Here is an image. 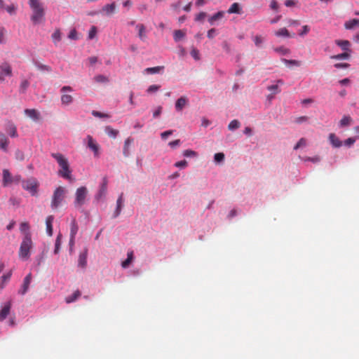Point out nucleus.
<instances>
[{
    "mask_svg": "<svg viewBox=\"0 0 359 359\" xmlns=\"http://www.w3.org/2000/svg\"><path fill=\"white\" fill-rule=\"evenodd\" d=\"M86 138L88 140V147L93 151L95 156L98 157L100 149L99 144L96 142V141L93 138L92 136L88 135Z\"/></svg>",
    "mask_w": 359,
    "mask_h": 359,
    "instance_id": "nucleus-9",
    "label": "nucleus"
},
{
    "mask_svg": "<svg viewBox=\"0 0 359 359\" xmlns=\"http://www.w3.org/2000/svg\"><path fill=\"white\" fill-rule=\"evenodd\" d=\"M20 230L21 232L24 233V236L26 235V233H29V235H32L29 231V225L27 222H22L20 226Z\"/></svg>",
    "mask_w": 359,
    "mask_h": 359,
    "instance_id": "nucleus-42",
    "label": "nucleus"
},
{
    "mask_svg": "<svg viewBox=\"0 0 359 359\" xmlns=\"http://www.w3.org/2000/svg\"><path fill=\"white\" fill-rule=\"evenodd\" d=\"M191 55L196 60H200V53H199V50L198 49H196V48L193 47L191 50Z\"/></svg>",
    "mask_w": 359,
    "mask_h": 359,
    "instance_id": "nucleus-52",
    "label": "nucleus"
},
{
    "mask_svg": "<svg viewBox=\"0 0 359 359\" xmlns=\"http://www.w3.org/2000/svg\"><path fill=\"white\" fill-rule=\"evenodd\" d=\"M329 140L333 147L339 148L342 145V142L336 136L334 133H330L329 135Z\"/></svg>",
    "mask_w": 359,
    "mask_h": 359,
    "instance_id": "nucleus-19",
    "label": "nucleus"
},
{
    "mask_svg": "<svg viewBox=\"0 0 359 359\" xmlns=\"http://www.w3.org/2000/svg\"><path fill=\"white\" fill-rule=\"evenodd\" d=\"M241 6L239 5L238 3H233V4H231V6H230V8L228 9V13L231 14V13H241Z\"/></svg>",
    "mask_w": 359,
    "mask_h": 359,
    "instance_id": "nucleus-35",
    "label": "nucleus"
},
{
    "mask_svg": "<svg viewBox=\"0 0 359 359\" xmlns=\"http://www.w3.org/2000/svg\"><path fill=\"white\" fill-rule=\"evenodd\" d=\"M88 249L85 248L83 252L79 256L78 265L81 268H86L87 265Z\"/></svg>",
    "mask_w": 359,
    "mask_h": 359,
    "instance_id": "nucleus-12",
    "label": "nucleus"
},
{
    "mask_svg": "<svg viewBox=\"0 0 359 359\" xmlns=\"http://www.w3.org/2000/svg\"><path fill=\"white\" fill-rule=\"evenodd\" d=\"M36 68L41 71L51 72L52 69L50 66L43 65L39 62H34Z\"/></svg>",
    "mask_w": 359,
    "mask_h": 359,
    "instance_id": "nucleus-41",
    "label": "nucleus"
},
{
    "mask_svg": "<svg viewBox=\"0 0 359 359\" xmlns=\"http://www.w3.org/2000/svg\"><path fill=\"white\" fill-rule=\"evenodd\" d=\"M206 17V13L205 12L199 13L195 18L196 21H201Z\"/></svg>",
    "mask_w": 359,
    "mask_h": 359,
    "instance_id": "nucleus-63",
    "label": "nucleus"
},
{
    "mask_svg": "<svg viewBox=\"0 0 359 359\" xmlns=\"http://www.w3.org/2000/svg\"><path fill=\"white\" fill-rule=\"evenodd\" d=\"M274 51L280 53V55H285L290 53V50L284 46H280L273 48Z\"/></svg>",
    "mask_w": 359,
    "mask_h": 359,
    "instance_id": "nucleus-45",
    "label": "nucleus"
},
{
    "mask_svg": "<svg viewBox=\"0 0 359 359\" xmlns=\"http://www.w3.org/2000/svg\"><path fill=\"white\" fill-rule=\"evenodd\" d=\"M104 131L109 137L113 138H116L118 134V130L112 128L111 126H106Z\"/></svg>",
    "mask_w": 359,
    "mask_h": 359,
    "instance_id": "nucleus-37",
    "label": "nucleus"
},
{
    "mask_svg": "<svg viewBox=\"0 0 359 359\" xmlns=\"http://www.w3.org/2000/svg\"><path fill=\"white\" fill-rule=\"evenodd\" d=\"M116 10V4L114 2L110 4H106L102 8V11L105 12L107 15L114 13Z\"/></svg>",
    "mask_w": 359,
    "mask_h": 359,
    "instance_id": "nucleus-33",
    "label": "nucleus"
},
{
    "mask_svg": "<svg viewBox=\"0 0 359 359\" xmlns=\"http://www.w3.org/2000/svg\"><path fill=\"white\" fill-rule=\"evenodd\" d=\"M67 190L63 187H57L53 191L50 206L53 209H57L65 200Z\"/></svg>",
    "mask_w": 359,
    "mask_h": 359,
    "instance_id": "nucleus-5",
    "label": "nucleus"
},
{
    "mask_svg": "<svg viewBox=\"0 0 359 359\" xmlns=\"http://www.w3.org/2000/svg\"><path fill=\"white\" fill-rule=\"evenodd\" d=\"M94 80L97 83H107L109 81L108 77H107L104 75H102V74L95 76L94 77Z\"/></svg>",
    "mask_w": 359,
    "mask_h": 359,
    "instance_id": "nucleus-47",
    "label": "nucleus"
},
{
    "mask_svg": "<svg viewBox=\"0 0 359 359\" xmlns=\"http://www.w3.org/2000/svg\"><path fill=\"white\" fill-rule=\"evenodd\" d=\"M88 195V191L86 187H79L75 192L74 207L80 209L86 203Z\"/></svg>",
    "mask_w": 359,
    "mask_h": 359,
    "instance_id": "nucleus-6",
    "label": "nucleus"
},
{
    "mask_svg": "<svg viewBox=\"0 0 359 359\" xmlns=\"http://www.w3.org/2000/svg\"><path fill=\"white\" fill-rule=\"evenodd\" d=\"M29 83L27 80H24L22 81L20 84V89L24 92L29 86Z\"/></svg>",
    "mask_w": 359,
    "mask_h": 359,
    "instance_id": "nucleus-64",
    "label": "nucleus"
},
{
    "mask_svg": "<svg viewBox=\"0 0 359 359\" xmlns=\"http://www.w3.org/2000/svg\"><path fill=\"white\" fill-rule=\"evenodd\" d=\"M53 220H54V217L53 215L48 216L46 219V231L50 236H51L53 235Z\"/></svg>",
    "mask_w": 359,
    "mask_h": 359,
    "instance_id": "nucleus-24",
    "label": "nucleus"
},
{
    "mask_svg": "<svg viewBox=\"0 0 359 359\" xmlns=\"http://www.w3.org/2000/svg\"><path fill=\"white\" fill-rule=\"evenodd\" d=\"M172 133H173V130H166V131H164L161 133V137L162 139H166L168 136H170Z\"/></svg>",
    "mask_w": 359,
    "mask_h": 359,
    "instance_id": "nucleus-61",
    "label": "nucleus"
},
{
    "mask_svg": "<svg viewBox=\"0 0 359 359\" xmlns=\"http://www.w3.org/2000/svg\"><path fill=\"white\" fill-rule=\"evenodd\" d=\"M123 193L121 194V195L118 196V198L117 199L116 209L114 212V217H118L121 213L122 205H123Z\"/></svg>",
    "mask_w": 359,
    "mask_h": 359,
    "instance_id": "nucleus-25",
    "label": "nucleus"
},
{
    "mask_svg": "<svg viewBox=\"0 0 359 359\" xmlns=\"http://www.w3.org/2000/svg\"><path fill=\"white\" fill-rule=\"evenodd\" d=\"M6 131L11 137H17L18 136L16 126L12 123H9L7 125Z\"/></svg>",
    "mask_w": 359,
    "mask_h": 359,
    "instance_id": "nucleus-22",
    "label": "nucleus"
},
{
    "mask_svg": "<svg viewBox=\"0 0 359 359\" xmlns=\"http://www.w3.org/2000/svg\"><path fill=\"white\" fill-rule=\"evenodd\" d=\"M68 37L70 39H73V40L77 39V32H76V29L71 30L69 34Z\"/></svg>",
    "mask_w": 359,
    "mask_h": 359,
    "instance_id": "nucleus-62",
    "label": "nucleus"
},
{
    "mask_svg": "<svg viewBox=\"0 0 359 359\" xmlns=\"http://www.w3.org/2000/svg\"><path fill=\"white\" fill-rule=\"evenodd\" d=\"M214 159L216 163H221L224 160V154L223 153H217L214 156Z\"/></svg>",
    "mask_w": 359,
    "mask_h": 359,
    "instance_id": "nucleus-53",
    "label": "nucleus"
},
{
    "mask_svg": "<svg viewBox=\"0 0 359 359\" xmlns=\"http://www.w3.org/2000/svg\"><path fill=\"white\" fill-rule=\"evenodd\" d=\"M29 6L32 11L30 19L34 25H39L45 20V8L39 0H29Z\"/></svg>",
    "mask_w": 359,
    "mask_h": 359,
    "instance_id": "nucleus-1",
    "label": "nucleus"
},
{
    "mask_svg": "<svg viewBox=\"0 0 359 359\" xmlns=\"http://www.w3.org/2000/svg\"><path fill=\"white\" fill-rule=\"evenodd\" d=\"M138 32V36L142 41H145L147 39L146 27L143 24H137L135 27Z\"/></svg>",
    "mask_w": 359,
    "mask_h": 359,
    "instance_id": "nucleus-20",
    "label": "nucleus"
},
{
    "mask_svg": "<svg viewBox=\"0 0 359 359\" xmlns=\"http://www.w3.org/2000/svg\"><path fill=\"white\" fill-rule=\"evenodd\" d=\"M52 39L55 43L59 42L61 40V32L59 29H57L52 34Z\"/></svg>",
    "mask_w": 359,
    "mask_h": 359,
    "instance_id": "nucleus-48",
    "label": "nucleus"
},
{
    "mask_svg": "<svg viewBox=\"0 0 359 359\" xmlns=\"http://www.w3.org/2000/svg\"><path fill=\"white\" fill-rule=\"evenodd\" d=\"M276 36L290 37V33L286 28H281L275 32Z\"/></svg>",
    "mask_w": 359,
    "mask_h": 359,
    "instance_id": "nucleus-40",
    "label": "nucleus"
},
{
    "mask_svg": "<svg viewBox=\"0 0 359 359\" xmlns=\"http://www.w3.org/2000/svg\"><path fill=\"white\" fill-rule=\"evenodd\" d=\"M13 182V177L7 169L3 170V186L7 187Z\"/></svg>",
    "mask_w": 359,
    "mask_h": 359,
    "instance_id": "nucleus-13",
    "label": "nucleus"
},
{
    "mask_svg": "<svg viewBox=\"0 0 359 359\" xmlns=\"http://www.w3.org/2000/svg\"><path fill=\"white\" fill-rule=\"evenodd\" d=\"M81 295V292L79 290H76L72 295L68 296L65 298V302L67 304L72 303L75 302L80 296Z\"/></svg>",
    "mask_w": 359,
    "mask_h": 359,
    "instance_id": "nucleus-32",
    "label": "nucleus"
},
{
    "mask_svg": "<svg viewBox=\"0 0 359 359\" xmlns=\"http://www.w3.org/2000/svg\"><path fill=\"white\" fill-rule=\"evenodd\" d=\"M305 161H311L313 163H318L320 161V158L318 156H316L314 157H305L304 158Z\"/></svg>",
    "mask_w": 359,
    "mask_h": 359,
    "instance_id": "nucleus-57",
    "label": "nucleus"
},
{
    "mask_svg": "<svg viewBox=\"0 0 359 359\" xmlns=\"http://www.w3.org/2000/svg\"><path fill=\"white\" fill-rule=\"evenodd\" d=\"M37 182L34 179H30L22 182V187L24 189L29 191L32 195L37 191Z\"/></svg>",
    "mask_w": 359,
    "mask_h": 359,
    "instance_id": "nucleus-8",
    "label": "nucleus"
},
{
    "mask_svg": "<svg viewBox=\"0 0 359 359\" xmlns=\"http://www.w3.org/2000/svg\"><path fill=\"white\" fill-rule=\"evenodd\" d=\"M133 139H132L130 137H128L125 140L123 153L126 157H128L130 155L129 147H130V144L133 143Z\"/></svg>",
    "mask_w": 359,
    "mask_h": 359,
    "instance_id": "nucleus-28",
    "label": "nucleus"
},
{
    "mask_svg": "<svg viewBox=\"0 0 359 359\" xmlns=\"http://www.w3.org/2000/svg\"><path fill=\"white\" fill-rule=\"evenodd\" d=\"M33 248V242L32 240V235L28 233L23 236L22 243L20 246L18 256L20 259L26 261L30 257V250Z\"/></svg>",
    "mask_w": 359,
    "mask_h": 359,
    "instance_id": "nucleus-4",
    "label": "nucleus"
},
{
    "mask_svg": "<svg viewBox=\"0 0 359 359\" xmlns=\"http://www.w3.org/2000/svg\"><path fill=\"white\" fill-rule=\"evenodd\" d=\"M310 31V27L308 25H304L302 30L299 33L300 36H304L307 34Z\"/></svg>",
    "mask_w": 359,
    "mask_h": 359,
    "instance_id": "nucleus-60",
    "label": "nucleus"
},
{
    "mask_svg": "<svg viewBox=\"0 0 359 359\" xmlns=\"http://www.w3.org/2000/svg\"><path fill=\"white\" fill-rule=\"evenodd\" d=\"M0 69L1 72L0 74H2V76L4 77V76H12V68L11 65L7 63L4 62L0 65Z\"/></svg>",
    "mask_w": 359,
    "mask_h": 359,
    "instance_id": "nucleus-16",
    "label": "nucleus"
},
{
    "mask_svg": "<svg viewBox=\"0 0 359 359\" xmlns=\"http://www.w3.org/2000/svg\"><path fill=\"white\" fill-rule=\"evenodd\" d=\"M335 43L339 46L342 50L351 52L350 48L351 43L348 40H335Z\"/></svg>",
    "mask_w": 359,
    "mask_h": 359,
    "instance_id": "nucleus-17",
    "label": "nucleus"
},
{
    "mask_svg": "<svg viewBox=\"0 0 359 359\" xmlns=\"http://www.w3.org/2000/svg\"><path fill=\"white\" fill-rule=\"evenodd\" d=\"M183 155L185 157H196L198 156V154L193 150L187 149L184 151Z\"/></svg>",
    "mask_w": 359,
    "mask_h": 359,
    "instance_id": "nucleus-50",
    "label": "nucleus"
},
{
    "mask_svg": "<svg viewBox=\"0 0 359 359\" xmlns=\"http://www.w3.org/2000/svg\"><path fill=\"white\" fill-rule=\"evenodd\" d=\"M11 308V302H7L0 311V321L4 320L10 313Z\"/></svg>",
    "mask_w": 359,
    "mask_h": 359,
    "instance_id": "nucleus-15",
    "label": "nucleus"
},
{
    "mask_svg": "<svg viewBox=\"0 0 359 359\" xmlns=\"http://www.w3.org/2000/svg\"><path fill=\"white\" fill-rule=\"evenodd\" d=\"M160 88L161 86L158 85H151L147 88V92L148 93H153L158 91Z\"/></svg>",
    "mask_w": 359,
    "mask_h": 359,
    "instance_id": "nucleus-55",
    "label": "nucleus"
},
{
    "mask_svg": "<svg viewBox=\"0 0 359 359\" xmlns=\"http://www.w3.org/2000/svg\"><path fill=\"white\" fill-rule=\"evenodd\" d=\"M306 145V140L305 138H301L297 144L294 146V149L297 150L302 147H305Z\"/></svg>",
    "mask_w": 359,
    "mask_h": 359,
    "instance_id": "nucleus-54",
    "label": "nucleus"
},
{
    "mask_svg": "<svg viewBox=\"0 0 359 359\" xmlns=\"http://www.w3.org/2000/svg\"><path fill=\"white\" fill-rule=\"evenodd\" d=\"M51 156L55 159L60 167L58 174L65 179H70L72 171L67 158L60 153H52Z\"/></svg>",
    "mask_w": 359,
    "mask_h": 359,
    "instance_id": "nucleus-2",
    "label": "nucleus"
},
{
    "mask_svg": "<svg viewBox=\"0 0 359 359\" xmlns=\"http://www.w3.org/2000/svg\"><path fill=\"white\" fill-rule=\"evenodd\" d=\"M187 161L186 160L180 161L175 163V166L180 168H184L187 166Z\"/></svg>",
    "mask_w": 359,
    "mask_h": 359,
    "instance_id": "nucleus-56",
    "label": "nucleus"
},
{
    "mask_svg": "<svg viewBox=\"0 0 359 359\" xmlns=\"http://www.w3.org/2000/svg\"><path fill=\"white\" fill-rule=\"evenodd\" d=\"M9 140L2 132H0V149L4 151H8Z\"/></svg>",
    "mask_w": 359,
    "mask_h": 359,
    "instance_id": "nucleus-14",
    "label": "nucleus"
},
{
    "mask_svg": "<svg viewBox=\"0 0 359 359\" xmlns=\"http://www.w3.org/2000/svg\"><path fill=\"white\" fill-rule=\"evenodd\" d=\"M32 273H29V274H27L26 276V277L24 278L22 287L18 291L19 294H20L22 295H24L27 292V290L29 289V285H30V283L32 281Z\"/></svg>",
    "mask_w": 359,
    "mask_h": 359,
    "instance_id": "nucleus-10",
    "label": "nucleus"
},
{
    "mask_svg": "<svg viewBox=\"0 0 359 359\" xmlns=\"http://www.w3.org/2000/svg\"><path fill=\"white\" fill-rule=\"evenodd\" d=\"M224 15V11H219L217 13L212 15L209 19L208 21L210 25H214L215 22L217 20H221Z\"/></svg>",
    "mask_w": 359,
    "mask_h": 359,
    "instance_id": "nucleus-30",
    "label": "nucleus"
},
{
    "mask_svg": "<svg viewBox=\"0 0 359 359\" xmlns=\"http://www.w3.org/2000/svg\"><path fill=\"white\" fill-rule=\"evenodd\" d=\"M10 15H15L17 10V6L14 4L6 6L5 9Z\"/></svg>",
    "mask_w": 359,
    "mask_h": 359,
    "instance_id": "nucleus-46",
    "label": "nucleus"
},
{
    "mask_svg": "<svg viewBox=\"0 0 359 359\" xmlns=\"http://www.w3.org/2000/svg\"><path fill=\"white\" fill-rule=\"evenodd\" d=\"M11 276L12 271H10L0 278V289H3L5 287L6 284L10 280Z\"/></svg>",
    "mask_w": 359,
    "mask_h": 359,
    "instance_id": "nucleus-27",
    "label": "nucleus"
},
{
    "mask_svg": "<svg viewBox=\"0 0 359 359\" xmlns=\"http://www.w3.org/2000/svg\"><path fill=\"white\" fill-rule=\"evenodd\" d=\"M61 240H62V234L59 233L57 236L55 243V250L54 253L57 254L60 251V245H61Z\"/></svg>",
    "mask_w": 359,
    "mask_h": 359,
    "instance_id": "nucleus-43",
    "label": "nucleus"
},
{
    "mask_svg": "<svg viewBox=\"0 0 359 359\" xmlns=\"http://www.w3.org/2000/svg\"><path fill=\"white\" fill-rule=\"evenodd\" d=\"M164 69L163 66H157L154 67H148L144 69V72L148 74H158Z\"/></svg>",
    "mask_w": 359,
    "mask_h": 359,
    "instance_id": "nucleus-39",
    "label": "nucleus"
},
{
    "mask_svg": "<svg viewBox=\"0 0 359 359\" xmlns=\"http://www.w3.org/2000/svg\"><path fill=\"white\" fill-rule=\"evenodd\" d=\"M73 88L69 86H65L60 89L62 93L61 103L63 105H69L73 102L74 98L71 95L67 94V92H72Z\"/></svg>",
    "mask_w": 359,
    "mask_h": 359,
    "instance_id": "nucleus-7",
    "label": "nucleus"
},
{
    "mask_svg": "<svg viewBox=\"0 0 359 359\" xmlns=\"http://www.w3.org/2000/svg\"><path fill=\"white\" fill-rule=\"evenodd\" d=\"M92 115L95 117H99V118H109L110 117V116L107 114L102 113L100 111H95V110H93L92 111Z\"/></svg>",
    "mask_w": 359,
    "mask_h": 359,
    "instance_id": "nucleus-51",
    "label": "nucleus"
},
{
    "mask_svg": "<svg viewBox=\"0 0 359 359\" xmlns=\"http://www.w3.org/2000/svg\"><path fill=\"white\" fill-rule=\"evenodd\" d=\"M240 126H241L240 122L238 120L234 119L229 123V124L228 126V128L229 130H233L238 129V128H240Z\"/></svg>",
    "mask_w": 359,
    "mask_h": 359,
    "instance_id": "nucleus-44",
    "label": "nucleus"
},
{
    "mask_svg": "<svg viewBox=\"0 0 359 359\" xmlns=\"http://www.w3.org/2000/svg\"><path fill=\"white\" fill-rule=\"evenodd\" d=\"M96 33H97V29L95 26H93L89 31L88 38L90 39H93L95 37Z\"/></svg>",
    "mask_w": 359,
    "mask_h": 359,
    "instance_id": "nucleus-59",
    "label": "nucleus"
},
{
    "mask_svg": "<svg viewBox=\"0 0 359 359\" xmlns=\"http://www.w3.org/2000/svg\"><path fill=\"white\" fill-rule=\"evenodd\" d=\"M352 118L350 116H344L339 121V126L344 128L351 124Z\"/></svg>",
    "mask_w": 359,
    "mask_h": 359,
    "instance_id": "nucleus-36",
    "label": "nucleus"
},
{
    "mask_svg": "<svg viewBox=\"0 0 359 359\" xmlns=\"http://www.w3.org/2000/svg\"><path fill=\"white\" fill-rule=\"evenodd\" d=\"M79 231V226L75 219H74L71 222V228H70V236L75 237L77 232Z\"/></svg>",
    "mask_w": 359,
    "mask_h": 359,
    "instance_id": "nucleus-34",
    "label": "nucleus"
},
{
    "mask_svg": "<svg viewBox=\"0 0 359 359\" xmlns=\"http://www.w3.org/2000/svg\"><path fill=\"white\" fill-rule=\"evenodd\" d=\"M252 40L255 43V45L257 48H262L263 43L264 42V38L261 35H255L252 36Z\"/></svg>",
    "mask_w": 359,
    "mask_h": 359,
    "instance_id": "nucleus-31",
    "label": "nucleus"
},
{
    "mask_svg": "<svg viewBox=\"0 0 359 359\" xmlns=\"http://www.w3.org/2000/svg\"><path fill=\"white\" fill-rule=\"evenodd\" d=\"M188 103V99L182 96L177 99V100L175 102V109L177 111H180L183 109V108Z\"/></svg>",
    "mask_w": 359,
    "mask_h": 359,
    "instance_id": "nucleus-18",
    "label": "nucleus"
},
{
    "mask_svg": "<svg viewBox=\"0 0 359 359\" xmlns=\"http://www.w3.org/2000/svg\"><path fill=\"white\" fill-rule=\"evenodd\" d=\"M51 156L55 159L60 167L58 174L65 179H70L72 171L67 158L60 153H52Z\"/></svg>",
    "mask_w": 359,
    "mask_h": 359,
    "instance_id": "nucleus-3",
    "label": "nucleus"
},
{
    "mask_svg": "<svg viewBox=\"0 0 359 359\" xmlns=\"http://www.w3.org/2000/svg\"><path fill=\"white\" fill-rule=\"evenodd\" d=\"M25 113L27 116H28L30 118H32V120L36 121L38 120H39L40 118V114L39 112L36 110V109H25Z\"/></svg>",
    "mask_w": 359,
    "mask_h": 359,
    "instance_id": "nucleus-21",
    "label": "nucleus"
},
{
    "mask_svg": "<svg viewBox=\"0 0 359 359\" xmlns=\"http://www.w3.org/2000/svg\"><path fill=\"white\" fill-rule=\"evenodd\" d=\"M355 140L356 139L354 137H349L344 141V145L351 147L355 143Z\"/></svg>",
    "mask_w": 359,
    "mask_h": 359,
    "instance_id": "nucleus-58",
    "label": "nucleus"
},
{
    "mask_svg": "<svg viewBox=\"0 0 359 359\" xmlns=\"http://www.w3.org/2000/svg\"><path fill=\"white\" fill-rule=\"evenodd\" d=\"M282 61L285 64V65H295V66H300L301 65V62L299 61V60H287V59H282Z\"/></svg>",
    "mask_w": 359,
    "mask_h": 359,
    "instance_id": "nucleus-49",
    "label": "nucleus"
},
{
    "mask_svg": "<svg viewBox=\"0 0 359 359\" xmlns=\"http://www.w3.org/2000/svg\"><path fill=\"white\" fill-rule=\"evenodd\" d=\"M351 52L344 51V53L332 55L330 57L333 60H348L351 57Z\"/></svg>",
    "mask_w": 359,
    "mask_h": 359,
    "instance_id": "nucleus-29",
    "label": "nucleus"
},
{
    "mask_svg": "<svg viewBox=\"0 0 359 359\" xmlns=\"http://www.w3.org/2000/svg\"><path fill=\"white\" fill-rule=\"evenodd\" d=\"M344 27L346 29H352L355 27H359V19H352L346 21L344 24Z\"/></svg>",
    "mask_w": 359,
    "mask_h": 359,
    "instance_id": "nucleus-26",
    "label": "nucleus"
},
{
    "mask_svg": "<svg viewBox=\"0 0 359 359\" xmlns=\"http://www.w3.org/2000/svg\"><path fill=\"white\" fill-rule=\"evenodd\" d=\"M134 259L133 251L130 250L127 253V259L121 263V266L124 269L128 268Z\"/></svg>",
    "mask_w": 359,
    "mask_h": 359,
    "instance_id": "nucleus-23",
    "label": "nucleus"
},
{
    "mask_svg": "<svg viewBox=\"0 0 359 359\" xmlns=\"http://www.w3.org/2000/svg\"><path fill=\"white\" fill-rule=\"evenodd\" d=\"M186 35V32L184 31V30H181V29H178V30H175L174 32V40L175 41H180L181 39H182Z\"/></svg>",
    "mask_w": 359,
    "mask_h": 359,
    "instance_id": "nucleus-38",
    "label": "nucleus"
},
{
    "mask_svg": "<svg viewBox=\"0 0 359 359\" xmlns=\"http://www.w3.org/2000/svg\"><path fill=\"white\" fill-rule=\"evenodd\" d=\"M107 179L106 177L103 178V181L102 184L100 185V189L95 196V198L99 200L104 197L106 195L107 191Z\"/></svg>",
    "mask_w": 359,
    "mask_h": 359,
    "instance_id": "nucleus-11",
    "label": "nucleus"
}]
</instances>
